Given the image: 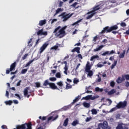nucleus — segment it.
Here are the masks:
<instances>
[{"instance_id": "f257e3e1", "label": "nucleus", "mask_w": 129, "mask_h": 129, "mask_svg": "<svg viewBox=\"0 0 129 129\" xmlns=\"http://www.w3.org/2000/svg\"><path fill=\"white\" fill-rule=\"evenodd\" d=\"M117 29H118V27L116 25H113L111 27L106 26L103 28V29L100 32H99V35H103L104 34H105V33H110V32L112 31L117 30Z\"/></svg>"}, {"instance_id": "f03ea898", "label": "nucleus", "mask_w": 129, "mask_h": 129, "mask_svg": "<svg viewBox=\"0 0 129 129\" xmlns=\"http://www.w3.org/2000/svg\"><path fill=\"white\" fill-rule=\"evenodd\" d=\"M43 85V86H45V87H47V86L49 85V87H47V88H51V89H53V90H55L56 89L57 90H59V88H58V87H57V86H56L55 83L49 82L48 80H46L44 81Z\"/></svg>"}, {"instance_id": "7ed1b4c3", "label": "nucleus", "mask_w": 129, "mask_h": 129, "mask_svg": "<svg viewBox=\"0 0 129 129\" xmlns=\"http://www.w3.org/2000/svg\"><path fill=\"white\" fill-rule=\"evenodd\" d=\"M73 16V14H67L66 12H63L61 15H59V17H62V19H63V22H66L69 19H70L71 17Z\"/></svg>"}, {"instance_id": "20e7f679", "label": "nucleus", "mask_w": 129, "mask_h": 129, "mask_svg": "<svg viewBox=\"0 0 129 129\" xmlns=\"http://www.w3.org/2000/svg\"><path fill=\"white\" fill-rule=\"evenodd\" d=\"M66 29H67V26H64L62 28H61L58 31L59 34L57 35V36L59 37V36H60L59 38H63V37H64L66 35V32L65 31Z\"/></svg>"}, {"instance_id": "39448f33", "label": "nucleus", "mask_w": 129, "mask_h": 129, "mask_svg": "<svg viewBox=\"0 0 129 129\" xmlns=\"http://www.w3.org/2000/svg\"><path fill=\"white\" fill-rule=\"evenodd\" d=\"M98 127H101L102 129H110V127L108 126L107 121H104L103 123H100L98 124Z\"/></svg>"}, {"instance_id": "423d86ee", "label": "nucleus", "mask_w": 129, "mask_h": 129, "mask_svg": "<svg viewBox=\"0 0 129 129\" xmlns=\"http://www.w3.org/2000/svg\"><path fill=\"white\" fill-rule=\"evenodd\" d=\"M98 97H99L98 95L92 96V95H89L86 97H83L82 99H84L85 100H89L90 99H91V100H94V99H96V98H98Z\"/></svg>"}, {"instance_id": "0eeeda50", "label": "nucleus", "mask_w": 129, "mask_h": 129, "mask_svg": "<svg viewBox=\"0 0 129 129\" xmlns=\"http://www.w3.org/2000/svg\"><path fill=\"white\" fill-rule=\"evenodd\" d=\"M103 6H104V4L96 6L93 8V10L91 11V12L94 14H96V12H96V11H98V10H100L101 9H102V10H104L105 8H103Z\"/></svg>"}, {"instance_id": "6e6552de", "label": "nucleus", "mask_w": 129, "mask_h": 129, "mask_svg": "<svg viewBox=\"0 0 129 129\" xmlns=\"http://www.w3.org/2000/svg\"><path fill=\"white\" fill-rule=\"evenodd\" d=\"M49 46V42L48 41L44 43L42 46L40 48V51L39 53L40 54H41V53H43L46 49H47V47Z\"/></svg>"}, {"instance_id": "1a4fd4ad", "label": "nucleus", "mask_w": 129, "mask_h": 129, "mask_svg": "<svg viewBox=\"0 0 129 129\" xmlns=\"http://www.w3.org/2000/svg\"><path fill=\"white\" fill-rule=\"evenodd\" d=\"M127 102L126 101L120 102L116 106V107L118 109L123 108L126 106Z\"/></svg>"}, {"instance_id": "9d476101", "label": "nucleus", "mask_w": 129, "mask_h": 129, "mask_svg": "<svg viewBox=\"0 0 129 129\" xmlns=\"http://www.w3.org/2000/svg\"><path fill=\"white\" fill-rule=\"evenodd\" d=\"M30 89V87H27L25 88L24 90V96H27V98L30 97V95H28V90Z\"/></svg>"}, {"instance_id": "9b49d317", "label": "nucleus", "mask_w": 129, "mask_h": 129, "mask_svg": "<svg viewBox=\"0 0 129 129\" xmlns=\"http://www.w3.org/2000/svg\"><path fill=\"white\" fill-rule=\"evenodd\" d=\"M27 124L28 123H25L21 125H17L16 129H26V126H27Z\"/></svg>"}, {"instance_id": "f8f14e48", "label": "nucleus", "mask_w": 129, "mask_h": 129, "mask_svg": "<svg viewBox=\"0 0 129 129\" xmlns=\"http://www.w3.org/2000/svg\"><path fill=\"white\" fill-rule=\"evenodd\" d=\"M115 51L113 50H112L111 51H107L104 52L102 54V56H105L106 55H112V54H114Z\"/></svg>"}, {"instance_id": "ddd939ff", "label": "nucleus", "mask_w": 129, "mask_h": 129, "mask_svg": "<svg viewBox=\"0 0 129 129\" xmlns=\"http://www.w3.org/2000/svg\"><path fill=\"white\" fill-rule=\"evenodd\" d=\"M47 34H48V33H47V32L43 31V29H41V30H39L37 33V35L38 36H40V35H41V36H42V35H43L44 36H47Z\"/></svg>"}, {"instance_id": "4468645a", "label": "nucleus", "mask_w": 129, "mask_h": 129, "mask_svg": "<svg viewBox=\"0 0 129 129\" xmlns=\"http://www.w3.org/2000/svg\"><path fill=\"white\" fill-rule=\"evenodd\" d=\"M17 66V62L15 61L10 66V71H14L16 69V67Z\"/></svg>"}, {"instance_id": "2eb2a0df", "label": "nucleus", "mask_w": 129, "mask_h": 129, "mask_svg": "<svg viewBox=\"0 0 129 129\" xmlns=\"http://www.w3.org/2000/svg\"><path fill=\"white\" fill-rule=\"evenodd\" d=\"M90 69H91V66H90V62L89 61H87L86 66V69L85 71L86 72H88L90 71Z\"/></svg>"}, {"instance_id": "dca6fc26", "label": "nucleus", "mask_w": 129, "mask_h": 129, "mask_svg": "<svg viewBox=\"0 0 129 129\" xmlns=\"http://www.w3.org/2000/svg\"><path fill=\"white\" fill-rule=\"evenodd\" d=\"M87 15H88L87 17H86V20H89L90 19H91V18H92V17H93V16L94 15H95V13H93V12H89L87 13Z\"/></svg>"}, {"instance_id": "f3484780", "label": "nucleus", "mask_w": 129, "mask_h": 129, "mask_svg": "<svg viewBox=\"0 0 129 129\" xmlns=\"http://www.w3.org/2000/svg\"><path fill=\"white\" fill-rule=\"evenodd\" d=\"M72 52L73 53H74V52H77V53L79 54V53H80V47H75L72 50Z\"/></svg>"}, {"instance_id": "a211bd4d", "label": "nucleus", "mask_w": 129, "mask_h": 129, "mask_svg": "<svg viewBox=\"0 0 129 129\" xmlns=\"http://www.w3.org/2000/svg\"><path fill=\"white\" fill-rule=\"evenodd\" d=\"M77 124H79V120L78 119L74 120L72 123V125H73V126H76Z\"/></svg>"}, {"instance_id": "6ab92c4d", "label": "nucleus", "mask_w": 129, "mask_h": 129, "mask_svg": "<svg viewBox=\"0 0 129 129\" xmlns=\"http://www.w3.org/2000/svg\"><path fill=\"white\" fill-rule=\"evenodd\" d=\"M95 59H97V60H99V56L98 55L92 56L91 57L90 61H93V60H95Z\"/></svg>"}, {"instance_id": "aec40b11", "label": "nucleus", "mask_w": 129, "mask_h": 129, "mask_svg": "<svg viewBox=\"0 0 129 129\" xmlns=\"http://www.w3.org/2000/svg\"><path fill=\"white\" fill-rule=\"evenodd\" d=\"M58 118V115L55 116V117H53V116H50L47 119V121H50V120H55V119H57Z\"/></svg>"}, {"instance_id": "412c9836", "label": "nucleus", "mask_w": 129, "mask_h": 129, "mask_svg": "<svg viewBox=\"0 0 129 129\" xmlns=\"http://www.w3.org/2000/svg\"><path fill=\"white\" fill-rule=\"evenodd\" d=\"M104 47V45H100L98 48L94 49V52H97L100 51Z\"/></svg>"}, {"instance_id": "4be33fe9", "label": "nucleus", "mask_w": 129, "mask_h": 129, "mask_svg": "<svg viewBox=\"0 0 129 129\" xmlns=\"http://www.w3.org/2000/svg\"><path fill=\"white\" fill-rule=\"evenodd\" d=\"M47 23L46 21V20H40L39 21V23L38 24L39 26H44Z\"/></svg>"}, {"instance_id": "5701e85b", "label": "nucleus", "mask_w": 129, "mask_h": 129, "mask_svg": "<svg viewBox=\"0 0 129 129\" xmlns=\"http://www.w3.org/2000/svg\"><path fill=\"white\" fill-rule=\"evenodd\" d=\"M124 55H125V50H124L123 52L119 55V58H120V59L124 58Z\"/></svg>"}, {"instance_id": "b1692460", "label": "nucleus", "mask_w": 129, "mask_h": 129, "mask_svg": "<svg viewBox=\"0 0 129 129\" xmlns=\"http://www.w3.org/2000/svg\"><path fill=\"white\" fill-rule=\"evenodd\" d=\"M83 106H84V107H86L87 108L90 107V104L86 102H84L83 103Z\"/></svg>"}, {"instance_id": "393cba45", "label": "nucleus", "mask_w": 129, "mask_h": 129, "mask_svg": "<svg viewBox=\"0 0 129 129\" xmlns=\"http://www.w3.org/2000/svg\"><path fill=\"white\" fill-rule=\"evenodd\" d=\"M95 90L96 91V92H102V91H103V89H100L99 87H97L95 88Z\"/></svg>"}, {"instance_id": "a878e982", "label": "nucleus", "mask_w": 129, "mask_h": 129, "mask_svg": "<svg viewBox=\"0 0 129 129\" xmlns=\"http://www.w3.org/2000/svg\"><path fill=\"white\" fill-rule=\"evenodd\" d=\"M117 64V60H114L113 63L111 65L110 68L111 70L113 69L115 66H116V64Z\"/></svg>"}, {"instance_id": "bb28decb", "label": "nucleus", "mask_w": 129, "mask_h": 129, "mask_svg": "<svg viewBox=\"0 0 129 129\" xmlns=\"http://www.w3.org/2000/svg\"><path fill=\"white\" fill-rule=\"evenodd\" d=\"M5 103L6 104V105L11 106L12 105V104H13V101L12 100L6 101L5 102Z\"/></svg>"}, {"instance_id": "cd10ccee", "label": "nucleus", "mask_w": 129, "mask_h": 129, "mask_svg": "<svg viewBox=\"0 0 129 129\" xmlns=\"http://www.w3.org/2000/svg\"><path fill=\"white\" fill-rule=\"evenodd\" d=\"M114 93H115V90H114V89H112L108 92V95H112V94H114Z\"/></svg>"}, {"instance_id": "c85d7f7f", "label": "nucleus", "mask_w": 129, "mask_h": 129, "mask_svg": "<svg viewBox=\"0 0 129 129\" xmlns=\"http://www.w3.org/2000/svg\"><path fill=\"white\" fill-rule=\"evenodd\" d=\"M69 120V119H68V118H66L63 122V125H64V126H67V125H68Z\"/></svg>"}, {"instance_id": "c756f323", "label": "nucleus", "mask_w": 129, "mask_h": 129, "mask_svg": "<svg viewBox=\"0 0 129 129\" xmlns=\"http://www.w3.org/2000/svg\"><path fill=\"white\" fill-rule=\"evenodd\" d=\"M32 122H30L27 123L26 126H27V128L26 129H32Z\"/></svg>"}, {"instance_id": "7c9ffc66", "label": "nucleus", "mask_w": 129, "mask_h": 129, "mask_svg": "<svg viewBox=\"0 0 129 129\" xmlns=\"http://www.w3.org/2000/svg\"><path fill=\"white\" fill-rule=\"evenodd\" d=\"M122 123H120L118 124L117 126L116 127V129H122V125H123Z\"/></svg>"}, {"instance_id": "2f4dec72", "label": "nucleus", "mask_w": 129, "mask_h": 129, "mask_svg": "<svg viewBox=\"0 0 129 129\" xmlns=\"http://www.w3.org/2000/svg\"><path fill=\"white\" fill-rule=\"evenodd\" d=\"M79 97H80V96H78V97H76L75 99L73 100L72 103L74 104L76 102H77V101H78V100H79L80 99V98H79Z\"/></svg>"}, {"instance_id": "473e14b6", "label": "nucleus", "mask_w": 129, "mask_h": 129, "mask_svg": "<svg viewBox=\"0 0 129 129\" xmlns=\"http://www.w3.org/2000/svg\"><path fill=\"white\" fill-rule=\"evenodd\" d=\"M81 21H82V19H81L80 20L77 21V22H75L74 23H73V24H72V26H75V25H77L78 26H79V23H80V22H81Z\"/></svg>"}, {"instance_id": "72a5a7b5", "label": "nucleus", "mask_w": 129, "mask_h": 129, "mask_svg": "<svg viewBox=\"0 0 129 129\" xmlns=\"http://www.w3.org/2000/svg\"><path fill=\"white\" fill-rule=\"evenodd\" d=\"M66 89H70L71 88H72V86L70 85V84H68L67 82H66Z\"/></svg>"}, {"instance_id": "f704fd0d", "label": "nucleus", "mask_w": 129, "mask_h": 129, "mask_svg": "<svg viewBox=\"0 0 129 129\" xmlns=\"http://www.w3.org/2000/svg\"><path fill=\"white\" fill-rule=\"evenodd\" d=\"M34 62V59H32L31 60H30L28 62L26 63L25 67H28L29 65H31L32 62Z\"/></svg>"}, {"instance_id": "c9c22d12", "label": "nucleus", "mask_w": 129, "mask_h": 129, "mask_svg": "<svg viewBox=\"0 0 129 129\" xmlns=\"http://www.w3.org/2000/svg\"><path fill=\"white\" fill-rule=\"evenodd\" d=\"M60 12H62V9L61 8H58L56 10V12L54 14V16H56V15H57V14H59V13Z\"/></svg>"}, {"instance_id": "e433bc0d", "label": "nucleus", "mask_w": 129, "mask_h": 129, "mask_svg": "<svg viewBox=\"0 0 129 129\" xmlns=\"http://www.w3.org/2000/svg\"><path fill=\"white\" fill-rule=\"evenodd\" d=\"M87 72L88 73V75L90 77H91V76H92V75H93V72H92V71H89L88 72Z\"/></svg>"}, {"instance_id": "4c0bfd02", "label": "nucleus", "mask_w": 129, "mask_h": 129, "mask_svg": "<svg viewBox=\"0 0 129 129\" xmlns=\"http://www.w3.org/2000/svg\"><path fill=\"white\" fill-rule=\"evenodd\" d=\"M116 82L118 84L121 83V82H122V81L121 80V77H118V78L116 80Z\"/></svg>"}, {"instance_id": "58836bf2", "label": "nucleus", "mask_w": 129, "mask_h": 129, "mask_svg": "<svg viewBox=\"0 0 129 129\" xmlns=\"http://www.w3.org/2000/svg\"><path fill=\"white\" fill-rule=\"evenodd\" d=\"M28 71V69H23L21 71V74H26Z\"/></svg>"}, {"instance_id": "ea45409f", "label": "nucleus", "mask_w": 129, "mask_h": 129, "mask_svg": "<svg viewBox=\"0 0 129 129\" xmlns=\"http://www.w3.org/2000/svg\"><path fill=\"white\" fill-rule=\"evenodd\" d=\"M56 84L59 86V87H62V86H63V82L62 81L58 82Z\"/></svg>"}, {"instance_id": "a19ab883", "label": "nucleus", "mask_w": 129, "mask_h": 129, "mask_svg": "<svg viewBox=\"0 0 129 129\" xmlns=\"http://www.w3.org/2000/svg\"><path fill=\"white\" fill-rule=\"evenodd\" d=\"M92 114H97V111L95 109H93L91 110Z\"/></svg>"}, {"instance_id": "79ce46f5", "label": "nucleus", "mask_w": 129, "mask_h": 129, "mask_svg": "<svg viewBox=\"0 0 129 129\" xmlns=\"http://www.w3.org/2000/svg\"><path fill=\"white\" fill-rule=\"evenodd\" d=\"M60 29H61V26H58L56 28L54 29L53 33H57V32H58V30H60Z\"/></svg>"}, {"instance_id": "37998d69", "label": "nucleus", "mask_w": 129, "mask_h": 129, "mask_svg": "<svg viewBox=\"0 0 129 129\" xmlns=\"http://www.w3.org/2000/svg\"><path fill=\"white\" fill-rule=\"evenodd\" d=\"M49 80L50 81L54 82V81H56V80H57V79L55 77H51L49 78Z\"/></svg>"}, {"instance_id": "c03bdc74", "label": "nucleus", "mask_w": 129, "mask_h": 129, "mask_svg": "<svg viewBox=\"0 0 129 129\" xmlns=\"http://www.w3.org/2000/svg\"><path fill=\"white\" fill-rule=\"evenodd\" d=\"M79 82V80L77 79V78H75L73 81V83L74 84H77Z\"/></svg>"}, {"instance_id": "a18cd8bd", "label": "nucleus", "mask_w": 129, "mask_h": 129, "mask_svg": "<svg viewBox=\"0 0 129 129\" xmlns=\"http://www.w3.org/2000/svg\"><path fill=\"white\" fill-rule=\"evenodd\" d=\"M92 119V117H87L86 119V122H88V121H90V120Z\"/></svg>"}, {"instance_id": "49530a36", "label": "nucleus", "mask_w": 129, "mask_h": 129, "mask_svg": "<svg viewBox=\"0 0 129 129\" xmlns=\"http://www.w3.org/2000/svg\"><path fill=\"white\" fill-rule=\"evenodd\" d=\"M35 84L36 85V87H37V88L41 87V84L39 82H36Z\"/></svg>"}, {"instance_id": "de8ad7c7", "label": "nucleus", "mask_w": 129, "mask_h": 129, "mask_svg": "<svg viewBox=\"0 0 129 129\" xmlns=\"http://www.w3.org/2000/svg\"><path fill=\"white\" fill-rule=\"evenodd\" d=\"M55 76L57 78H61V74L60 73H57Z\"/></svg>"}, {"instance_id": "09e8293b", "label": "nucleus", "mask_w": 129, "mask_h": 129, "mask_svg": "<svg viewBox=\"0 0 129 129\" xmlns=\"http://www.w3.org/2000/svg\"><path fill=\"white\" fill-rule=\"evenodd\" d=\"M58 49V46L57 45H54V46H52L51 47V50H57Z\"/></svg>"}, {"instance_id": "8fccbe9b", "label": "nucleus", "mask_w": 129, "mask_h": 129, "mask_svg": "<svg viewBox=\"0 0 129 129\" xmlns=\"http://www.w3.org/2000/svg\"><path fill=\"white\" fill-rule=\"evenodd\" d=\"M97 67H98V68H101V67H103V64H102L101 62H99L97 64Z\"/></svg>"}, {"instance_id": "3c124183", "label": "nucleus", "mask_w": 129, "mask_h": 129, "mask_svg": "<svg viewBox=\"0 0 129 129\" xmlns=\"http://www.w3.org/2000/svg\"><path fill=\"white\" fill-rule=\"evenodd\" d=\"M110 86H111V87H114V85H115V83H114V82L112 81L110 82Z\"/></svg>"}, {"instance_id": "603ef678", "label": "nucleus", "mask_w": 129, "mask_h": 129, "mask_svg": "<svg viewBox=\"0 0 129 129\" xmlns=\"http://www.w3.org/2000/svg\"><path fill=\"white\" fill-rule=\"evenodd\" d=\"M28 55H29V54H28V53L25 54L22 57V60H26V59L27 58V57H28Z\"/></svg>"}, {"instance_id": "864d4df0", "label": "nucleus", "mask_w": 129, "mask_h": 129, "mask_svg": "<svg viewBox=\"0 0 129 129\" xmlns=\"http://www.w3.org/2000/svg\"><path fill=\"white\" fill-rule=\"evenodd\" d=\"M77 5H78V3L77 2H75L72 5H71V7H72L73 8H76Z\"/></svg>"}, {"instance_id": "5fc2aeb1", "label": "nucleus", "mask_w": 129, "mask_h": 129, "mask_svg": "<svg viewBox=\"0 0 129 129\" xmlns=\"http://www.w3.org/2000/svg\"><path fill=\"white\" fill-rule=\"evenodd\" d=\"M97 82H100L101 81V78L99 77V75L98 76V79H96Z\"/></svg>"}, {"instance_id": "6e6d98bb", "label": "nucleus", "mask_w": 129, "mask_h": 129, "mask_svg": "<svg viewBox=\"0 0 129 129\" xmlns=\"http://www.w3.org/2000/svg\"><path fill=\"white\" fill-rule=\"evenodd\" d=\"M9 95H10V93H9V91H6L5 96H6V97H7V98H9Z\"/></svg>"}, {"instance_id": "4d7b16f0", "label": "nucleus", "mask_w": 129, "mask_h": 129, "mask_svg": "<svg viewBox=\"0 0 129 129\" xmlns=\"http://www.w3.org/2000/svg\"><path fill=\"white\" fill-rule=\"evenodd\" d=\"M10 72H12L10 69H7L6 70V74H10Z\"/></svg>"}, {"instance_id": "13d9d810", "label": "nucleus", "mask_w": 129, "mask_h": 129, "mask_svg": "<svg viewBox=\"0 0 129 129\" xmlns=\"http://www.w3.org/2000/svg\"><path fill=\"white\" fill-rule=\"evenodd\" d=\"M121 27H126V24L124 22H122L120 24Z\"/></svg>"}, {"instance_id": "bf43d9fd", "label": "nucleus", "mask_w": 129, "mask_h": 129, "mask_svg": "<svg viewBox=\"0 0 129 129\" xmlns=\"http://www.w3.org/2000/svg\"><path fill=\"white\" fill-rule=\"evenodd\" d=\"M15 96H17V97H18L19 100H21V99H22V98L21 97V96H20V95H19L18 94H15Z\"/></svg>"}, {"instance_id": "052dcab7", "label": "nucleus", "mask_w": 129, "mask_h": 129, "mask_svg": "<svg viewBox=\"0 0 129 129\" xmlns=\"http://www.w3.org/2000/svg\"><path fill=\"white\" fill-rule=\"evenodd\" d=\"M124 77L126 80H129V75H125Z\"/></svg>"}, {"instance_id": "680f3d73", "label": "nucleus", "mask_w": 129, "mask_h": 129, "mask_svg": "<svg viewBox=\"0 0 129 129\" xmlns=\"http://www.w3.org/2000/svg\"><path fill=\"white\" fill-rule=\"evenodd\" d=\"M22 82V80H19V81L17 83L16 86H20L21 85V83Z\"/></svg>"}, {"instance_id": "e2e57ef3", "label": "nucleus", "mask_w": 129, "mask_h": 129, "mask_svg": "<svg viewBox=\"0 0 129 129\" xmlns=\"http://www.w3.org/2000/svg\"><path fill=\"white\" fill-rule=\"evenodd\" d=\"M13 102L15 104H18L19 103V101L17 100H13Z\"/></svg>"}, {"instance_id": "0e129e2a", "label": "nucleus", "mask_w": 129, "mask_h": 129, "mask_svg": "<svg viewBox=\"0 0 129 129\" xmlns=\"http://www.w3.org/2000/svg\"><path fill=\"white\" fill-rule=\"evenodd\" d=\"M64 71H68V66L67 64H65V67L64 68Z\"/></svg>"}, {"instance_id": "69168bd1", "label": "nucleus", "mask_w": 129, "mask_h": 129, "mask_svg": "<svg viewBox=\"0 0 129 129\" xmlns=\"http://www.w3.org/2000/svg\"><path fill=\"white\" fill-rule=\"evenodd\" d=\"M97 36H95L93 39V41H94V42L97 41Z\"/></svg>"}, {"instance_id": "338daca9", "label": "nucleus", "mask_w": 129, "mask_h": 129, "mask_svg": "<svg viewBox=\"0 0 129 129\" xmlns=\"http://www.w3.org/2000/svg\"><path fill=\"white\" fill-rule=\"evenodd\" d=\"M7 125H3L2 126V128H3V129H6V128H7Z\"/></svg>"}, {"instance_id": "774afa93", "label": "nucleus", "mask_w": 129, "mask_h": 129, "mask_svg": "<svg viewBox=\"0 0 129 129\" xmlns=\"http://www.w3.org/2000/svg\"><path fill=\"white\" fill-rule=\"evenodd\" d=\"M125 86H126V87H129V82H126L125 83Z\"/></svg>"}]
</instances>
